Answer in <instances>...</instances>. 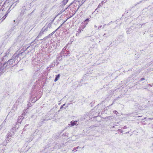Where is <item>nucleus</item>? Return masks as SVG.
I'll return each mask as SVG.
<instances>
[{"label": "nucleus", "instance_id": "1", "mask_svg": "<svg viewBox=\"0 0 153 153\" xmlns=\"http://www.w3.org/2000/svg\"><path fill=\"white\" fill-rule=\"evenodd\" d=\"M77 121H74V122H73V121H71V126H75V125H76L77 124Z\"/></svg>", "mask_w": 153, "mask_h": 153}, {"label": "nucleus", "instance_id": "2", "mask_svg": "<svg viewBox=\"0 0 153 153\" xmlns=\"http://www.w3.org/2000/svg\"><path fill=\"white\" fill-rule=\"evenodd\" d=\"M60 76V74H58L56 76V78L54 80V82H56L57 81V80L59 79Z\"/></svg>", "mask_w": 153, "mask_h": 153}, {"label": "nucleus", "instance_id": "3", "mask_svg": "<svg viewBox=\"0 0 153 153\" xmlns=\"http://www.w3.org/2000/svg\"><path fill=\"white\" fill-rule=\"evenodd\" d=\"M114 114L116 115L117 114H118V112L116 111H114Z\"/></svg>", "mask_w": 153, "mask_h": 153}, {"label": "nucleus", "instance_id": "4", "mask_svg": "<svg viewBox=\"0 0 153 153\" xmlns=\"http://www.w3.org/2000/svg\"><path fill=\"white\" fill-rule=\"evenodd\" d=\"M82 30L81 27L79 28V32L80 33L81 32V31Z\"/></svg>", "mask_w": 153, "mask_h": 153}, {"label": "nucleus", "instance_id": "5", "mask_svg": "<svg viewBox=\"0 0 153 153\" xmlns=\"http://www.w3.org/2000/svg\"><path fill=\"white\" fill-rule=\"evenodd\" d=\"M145 80V78H141V79H140V80L141 81H143V80Z\"/></svg>", "mask_w": 153, "mask_h": 153}, {"label": "nucleus", "instance_id": "6", "mask_svg": "<svg viewBox=\"0 0 153 153\" xmlns=\"http://www.w3.org/2000/svg\"><path fill=\"white\" fill-rule=\"evenodd\" d=\"M65 105V104H63V105H61V108H62Z\"/></svg>", "mask_w": 153, "mask_h": 153}, {"label": "nucleus", "instance_id": "7", "mask_svg": "<svg viewBox=\"0 0 153 153\" xmlns=\"http://www.w3.org/2000/svg\"><path fill=\"white\" fill-rule=\"evenodd\" d=\"M14 1L15 0H13ZM16 2H19V0H17V1H16Z\"/></svg>", "mask_w": 153, "mask_h": 153}, {"label": "nucleus", "instance_id": "8", "mask_svg": "<svg viewBox=\"0 0 153 153\" xmlns=\"http://www.w3.org/2000/svg\"><path fill=\"white\" fill-rule=\"evenodd\" d=\"M68 7H67V8H66L65 9V10L67 9H68Z\"/></svg>", "mask_w": 153, "mask_h": 153}, {"label": "nucleus", "instance_id": "9", "mask_svg": "<svg viewBox=\"0 0 153 153\" xmlns=\"http://www.w3.org/2000/svg\"><path fill=\"white\" fill-rule=\"evenodd\" d=\"M88 20V19H86V20Z\"/></svg>", "mask_w": 153, "mask_h": 153}]
</instances>
